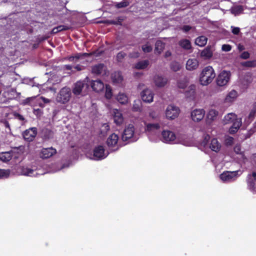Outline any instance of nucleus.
<instances>
[{"instance_id": "1", "label": "nucleus", "mask_w": 256, "mask_h": 256, "mask_svg": "<svg viewBox=\"0 0 256 256\" xmlns=\"http://www.w3.org/2000/svg\"><path fill=\"white\" fill-rule=\"evenodd\" d=\"M216 76L214 70L211 66L204 68L200 74V81L203 86H206L212 82Z\"/></svg>"}, {"instance_id": "2", "label": "nucleus", "mask_w": 256, "mask_h": 256, "mask_svg": "<svg viewBox=\"0 0 256 256\" xmlns=\"http://www.w3.org/2000/svg\"><path fill=\"white\" fill-rule=\"evenodd\" d=\"M71 89L67 86L61 88L58 94L56 100L58 102L66 104L68 102L72 97Z\"/></svg>"}, {"instance_id": "3", "label": "nucleus", "mask_w": 256, "mask_h": 256, "mask_svg": "<svg viewBox=\"0 0 256 256\" xmlns=\"http://www.w3.org/2000/svg\"><path fill=\"white\" fill-rule=\"evenodd\" d=\"M230 72L225 70H222L220 73L216 78V84L220 86L226 85L230 79Z\"/></svg>"}, {"instance_id": "4", "label": "nucleus", "mask_w": 256, "mask_h": 256, "mask_svg": "<svg viewBox=\"0 0 256 256\" xmlns=\"http://www.w3.org/2000/svg\"><path fill=\"white\" fill-rule=\"evenodd\" d=\"M180 111L178 107L174 105H169L166 111V116L168 119L174 120L178 116Z\"/></svg>"}, {"instance_id": "5", "label": "nucleus", "mask_w": 256, "mask_h": 256, "mask_svg": "<svg viewBox=\"0 0 256 256\" xmlns=\"http://www.w3.org/2000/svg\"><path fill=\"white\" fill-rule=\"evenodd\" d=\"M88 86V84L85 81H78L74 84L72 92L76 96L80 95L83 90H86Z\"/></svg>"}, {"instance_id": "6", "label": "nucleus", "mask_w": 256, "mask_h": 256, "mask_svg": "<svg viewBox=\"0 0 256 256\" xmlns=\"http://www.w3.org/2000/svg\"><path fill=\"white\" fill-rule=\"evenodd\" d=\"M37 134V129L36 128H31L26 130L22 133L24 138L28 142L33 141Z\"/></svg>"}, {"instance_id": "7", "label": "nucleus", "mask_w": 256, "mask_h": 256, "mask_svg": "<svg viewBox=\"0 0 256 256\" xmlns=\"http://www.w3.org/2000/svg\"><path fill=\"white\" fill-rule=\"evenodd\" d=\"M248 188L253 192H256V172L248 174L246 180Z\"/></svg>"}, {"instance_id": "8", "label": "nucleus", "mask_w": 256, "mask_h": 256, "mask_svg": "<svg viewBox=\"0 0 256 256\" xmlns=\"http://www.w3.org/2000/svg\"><path fill=\"white\" fill-rule=\"evenodd\" d=\"M238 170L226 171L220 175V178L223 181H231L235 180L238 176Z\"/></svg>"}, {"instance_id": "9", "label": "nucleus", "mask_w": 256, "mask_h": 256, "mask_svg": "<svg viewBox=\"0 0 256 256\" xmlns=\"http://www.w3.org/2000/svg\"><path fill=\"white\" fill-rule=\"evenodd\" d=\"M134 132V128L132 124H129L124 130L122 138L123 141H126L132 138Z\"/></svg>"}, {"instance_id": "10", "label": "nucleus", "mask_w": 256, "mask_h": 256, "mask_svg": "<svg viewBox=\"0 0 256 256\" xmlns=\"http://www.w3.org/2000/svg\"><path fill=\"white\" fill-rule=\"evenodd\" d=\"M56 153V150L52 148H42L40 152V157L42 159L48 158Z\"/></svg>"}, {"instance_id": "11", "label": "nucleus", "mask_w": 256, "mask_h": 256, "mask_svg": "<svg viewBox=\"0 0 256 256\" xmlns=\"http://www.w3.org/2000/svg\"><path fill=\"white\" fill-rule=\"evenodd\" d=\"M205 112L203 109H196L191 112V117L194 122H198L203 119Z\"/></svg>"}, {"instance_id": "12", "label": "nucleus", "mask_w": 256, "mask_h": 256, "mask_svg": "<svg viewBox=\"0 0 256 256\" xmlns=\"http://www.w3.org/2000/svg\"><path fill=\"white\" fill-rule=\"evenodd\" d=\"M104 148L102 146H98L94 150V156L96 160L104 159L106 157L108 154H104Z\"/></svg>"}, {"instance_id": "13", "label": "nucleus", "mask_w": 256, "mask_h": 256, "mask_svg": "<svg viewBox=\"0 0 256 256\" xmlns=\"http://www.w3.org/2000/svg\"><path fill=\"white\" fill-rule=\"evenodd\" d=\"M141 97L144 102L150 103L153 101L154 94L149 89L144 90L141 93Z\"/></svg>"}, {"instance_id": "14", "label": "nucleus", "mask_w": 256, "mask_h": 256, "mask_svg": "<svg viewBox=\"0 0 256 256\" xmlns=\"http://www.w3.org/2000/svg\"><path fill=\"white\" fill-rule=\"evenodd\" d=\"M163 140L165 142H173L176 136L174 132L170 130H164L162 133Z\"/></svg>"}, {"instance_id": "15", "label": "nucleus", "mask_w": 256, "mask_h": 256, "mask_svg": "<svg viewBox=\"0 0 256 256\" xmlns=\"http://www.w3.org/2000/svg\"><path fill=\"white\" fill-rule=\"evenodd\" d=\"M199 66V62L196 58H190L186 63V68L188 70H196Z\"/></svg>"}, {"instance_id": "16", "label": "nucleus", "mask_w": 256, "mask_h": 256, "mask_svg": "<svg viewBox=\"0 0 256 256\" xmlns=\"http://www.w3.org/2000/svg\"><path fill=\"white\" fill-rule=\"evenodd\" d=\"M90 85L92 90L96 92H101L104 88V84L100 80H92Z\"/></svg>"}, {"instance_id": "17", "label": "nucleus", "mask_w": 256, "mask_h": 256, "mask_svg": "<svg viewBox=\"0 0 256 256\" xmlns=\"http://www.w3.org/2000/svg\"><path fill=\"white\" fill-rule=\"evenodd\" d=\"M113 113V118L114 123L117 125H120L124 121L122 114L117 109H114Z\"/></svg>"}, {"instance_id": "18", "label": "nucleus", "mask_w": 256, "mask_h": 256, "mask_svg": "<svg viewBox=\"0 0 256 256\" xmlns=\"http://www.w3.org/2000/svg\"><path fill=\"white\" fill-rule=\"evenodd\" d=\"M118 136L114 133L111 134L106 140V144L108 147H114L118 144Z\"/></svg>"}, {"instance_id": "19", "label": "nucleus", "mask_w": 256, "mask_h": 256, "mask_svg": "<svg viewBox=\"0 0 256 256\" xmlns=\"http://www.w3.org/2000/svg\"><path fill=\"white\" fill-rule=\"evenodd\" d=\"M104 65L103 64H98L92 67V72L96 75H100L104 70Z\"/></svg>"}, {"instance_id": "20", "label": "nucleus", "mask_w": 256, "mask_h": 256, "mask_svg": "<svg viewBox=\"0 0 256 256\" xmlns=\"http://www.w3.org/2000/svg\"><path fill=\"white\" fill-rule=\"evenodd\" d=\"M154 82L156 85L158 87H162L165 86L167 80L166 78L160 76H156L154 78Z\"/></svg>"}, {"instance_id": "21", "label": "nucleus", "mask_w": 256, "mask_h": 256, "mask_svg": "<svg viewBox=\"0 0 256 256\" xmlns=\"http://www.w3.org/2000/svg\"><path fill=\"white\" fill-rule=\"evenodd\" d=\"M201 57L204 59H209L212 56V52L211 50L210 46H207L200 53Z\"/></svg>"}, {"instance_id": "22", "label": "nucleus", "mask_w": 256, "mask_h": 256, "mask_svg": "<svg viewBox=\"0 0 256 256\" xmlns=\"http://www.w3.org/2000/svg\"><path fill=\"white\" fill-rule=\"evenodd\" d=\"M210 148L215 152H218L221 148L220 144L218 142L216 138H212L210 146Z\"/></svg>"}, {"instance_id": "23", "label": "nucleus", "mask_w": 256, "mask_h": 256, "mask_svg": "<svg viewBox=\"0 0 256 256\" xmlns=\"http://www.w3.org/2000/svg\"><path fill=\"white\" fill-rule=\"evenodd\" d=\"M42 138L44 140H47L52 138L54 136L53 132L48 128H44L42 131Z\"/></svg>"}, {"instance_id": "24", "label": "nucleus", "mask_w": 256, "mask_h": 256, "mask_svg": "<svg viewBox=\"0 0 256 256\" xmlns=\"http://www.w3.org/2000/svg\"><path fill=\"white\" fill-rule=\"evenodd\" d=\"M178 44L182 48L186 50H190L192 48L191 42L188 40L187 39L181 40L180 41H179Z\"/></svg>"}, {"instance_id": "25", "label": "nucleus", "mask_w": 256, "mask_h": 256, "mask_svg": "<svg viewBox=\"0 0 256 256\" xmlns=\"http://www.w3.org/2000/svg\"><path fill=\"white\" fill-rule=\"evenodd\" d=\"M196 86L194 85L190 86L187 90L185 92V96L186 98H194L195 96Z\"/></svg>"}, {"instance_id": "26", "label": "nucleus", "mask_w": 256, "mask_h": 256, "mask_svg": "<svg viewBox=\"0 0 256 256\" xmlns=\"http://www.w3.org/2000/svg\"><path fill=\"white\" fill-rule=\"evenodd\" d=\"M208 38L206 36H201L196 39L195 44H196L202 47L206 44Z\"/></svg>"}, {"instance_id": "27", "label": "nucleus", "mask_w": 256, "mask_h": 256, "mask_svg": "<svg viewBox=\"0 0 256 256\" xmlns=\"http://www.w3.org/2000/svg\"><path fill=\"white\" fill-rule=\"evenodd\" d=\"M12 154L10 152L0 153V160L4 162H9L12 158Z\"/></svg>"}, {"instance_id": "28", "label": "nucleus", "mask_w": 256, "mask_h": 256, "mask_svg": "<svg viewBox=\"0 0 256 256\" xmlns=\"http://www.w3.org/2000/svg\"><path fill=\"white\" fill-rule=\"evenodd\" d=\"M238 96L237 92L235 90H231L226 96L225 98V102H230L234 100Z\"/></svg>"}, {"instance_id": "29", "label": "nucleus", "mask_w": 256, "mask_h": 256, "mask_svg": "<svg viewBox=\"0 0 256 256\" xmlns=\"http://www.w3.org/2000/svg\"><path fill=\"white\" fill-rule=\"evenodd\" d=\"M165 44L160 40H158L156 42L155 44L154 50L158 53V54H161L164 48Z\"/></svg>"}, {"instance_id": "30", "label": "nucleus", "mask_w": 256, "mask_h": 256, "mask_svg": "<svg viewBox=\"0 0 256 256\" xmlns=\"http://www.w3.org/2000/svg\"><path fill=\"white\" fill-rule=\"evenodd\" d=\"M70 29V27L64 25H60L54 27L51 31V34H56L58 32L67 30Z\"/></svg>"}, {"instance_id": "31", "label": "nucleus", "mask_w": 256, "mask_h": 256, "mask_svg": "<svg viewBox=\"0 0 256 256\" xmlns=\"http://www.w3.org/2000/svg\"><path fill=\"white\" fill-rule=\"evenodd\" d=\"M236 118V115L233 113H229L225 116L224 118V124H227L232 122Z\"/></svg>"}, {"instance_id": "32", "label": "nucleus", "mask_w": 256, "mask_h": 256, "mask_svg": "<svg viewBox=\"0 0 256 256\" xmlns=\"http://www.w3.org/2000/svg\"><path fill=\"white\" fill-rule=\"evenodd\" d=\"M149 64V62L148 60H144L142 61H140L137 62L134 68L138 70H143L147 68L148 65Z\"/></svg>"}, {"instance_id": "33", "label": "nucleus", "mask_w": 256, "mask_h": 256, "mask_svg": "<svg viewBox=\"0 0 256 256\" xmlns=\"http://www.w3.org/2000/svg\"><path fill=\"white\" fill-rule=\"evenodd\" d=\"M112 82L114 83L121 82L123 80V78L121 74H120L119 72L112 74Z\"/></svg>"}, {"instance_id": "34", "label": "nucleus", "mask_w": 256, "mask_h": 256, "mask_svg": "<svg viewBox=\"0 0 256 256\" xmlns=\"http://www.w3.org/2000/svg\"><path fill=\"white\" fill-rule=\"evenodd\" d=\"M20 172L23 175L30 176L34 173V170L30 168L22 166L20 168Z\"/></svg>"}, {"instance_id": "35", "label": "nucleus", "mask_w": 256, "mask_h": 256, "mask_svg": "<svg viewBox=\"0 0 256 256\" xmlns=\"http://www.w3.org/2000/svg\"><path fill=\"white\" fill-rule=\"evenodd\" d=\"M256 116V102L254 104V107L250 112L248 117V122H250Z\"/></svg>"}, {"instance_id": "36", "label": "nucleus", "mask_w": 256, "mask_h": 256, "mask_svg": "<svg viewBox=\"0 0 256 256\" xmlns=\"http://www.w3.org/2000/svg\"><path fill=\"white\" fill-rule=\"evenodd\" d=\"M243 66L247 68H255L256 67V60H248L242 63Z\"/></svg>"}, {"instance_id": "37", "label": "nucleus", "mask_w": 256, "mask_h": 256, "mask_svg": "<svg viewBox=\"0 0 256 256\" xmlns=\"http://www.w3.org/2000/svg\"><path fill=\"white\" fill-rule=\"evenodd\" d=\"M244 10L242 6H236L232 8V13L234 15H236L242 13Z\"/></svg>"}, {"instance_id": "38", "label": "nucleus", "mask_w": 256, "mask_h": 256, "mask_svg": "<svg viewBox=\"0 0 256 256\" xmlns=\"http://www.w3.org/2000/svg\"><path fill=\"white\" fill-rule=\"evenodd\" d=\"M160 128L158 124H146V130L150 132L154 130H158Z\"/></svg>"}, {"instance_id": "39", "label": "nucleus", "mask_w": 256, "mask_h": 256, "mask_svg": "<svg viewBox=\"0 0 256 256\" xmlns=\"http://www.w3.org/2000/svg\"><path fill=\"white\" fill-rule=\"evenodd\" d=\"M117 100L122 104H126L128 100L127 96L124 94H120L117 96Z\"/></svg>"}, {"instance_id": "40", "label": "nucleus", "mask_w": 256, "mask_h": 256, "mask_svg": "<svg viewBox=\"0 0 256 256\" xmlns=\"http://www.w3.org/2000/svg\"><path fill=\"white\" fill-rule=\"evenodd\" d=\"M218 112L216 110H211L209 111L207 115V118L211 120H214L218 116Z\"/></svg>"}, {"instance_id": "41", "label": "nucleus", "mask_w": 256, "mask_h": 256, "mask_svg": "<svg viewBox=\"0 0 256 256\" xmlns=\"http://www.w3.org/2000/svg\"><path fill=\"white\" fill-rule=\"evenodd\" d=\"M141 110V102L140 100H134L133 106L132 110L134 112H140Z\"/></svg>"}, {"instance_id": "42", "label": "nucleus", "mask_w": 256, "mask_h": 256, "mask_svg": "<svg viewBox=\"0 0 256 256\" xmlns=\"http://www.w3.org/2000/svg\"><path fill=\"white\" fill-rule=\"evenodd\" d=\"M170 68L174 72H177L180 68V64L176 62H172L170 64Z\"/></svg>"}, {"instance_id": "43", "label": "nucleus", "mask_w": 256, "mask_h": 256, "mask_svg": "<svg viewBox=\"0 0 256 256\" xmlns=\"http://www.w3.org/2000/svg\"><path fill=\"white\" fill-rule=\"evenodd\" d=\"M130 2H128V0H123L122 2L117 3L116 6L118 8H126L128 6Z\"/></svg>"}, {"instance_id": "44", "label": "nucleus", "mask_w": 256, "mask_h": 256, "mask_svg": "<svg viewBox=\"0 0 256 256\" xmlns=\"http://www.w3.org/2000/svg\"><path fill=\"white\" fill-rule=\"evenodd\" d=\"M112 90L110 86L108 85H106L105 96L107 99H110L112 96Z\"/></svg>"}, {"instance_id": "45", "label": "nucleus", "mask_w": 256, "mask_h": 256, "mask_svg": "<svg viewBox=\"0 0 256 256\" xmlns=\"http://www.w3.org/2000/svg\"><path fill=\"white\" fill-rule=\"evenodd\" d=\"M10 170L0 169V178H7L9 176Z\"/></svg>"}, {"instance_id": "46", "label": "nucleus", "mask_w": 256, "mask_h": 256, "mask_svg": "<svg viewBox=\"0 0 256 256\" xmlns=\"http://www.w3.org/2000/svg\"><path fill=\"white\" fill-rule=\"evenodd\" d=\"M13 116L15 118H16L20 121L23 122L25 120V118L24 116L18 112H14Z\"/></svg>"}, {"instance_id": "47", "label": "nucleus", "mask_w": 256, "mask_h": 256, "mask_svg": "<svg viewBox=\"0 0 256 256\" xmlns=\"http://www.w3.org/2000/svg\"><path fill=\"white\" fill-rule=\"evenodd\" d=\"M142 50L144 52H150L152 50V48L151 46L145 44L142 46Z\"/></svg>"}, {"instance_id": "48", "label": "nucleus", "mask_w": 256, "mask_h": 256, "mask_svg": "<svg viewBox=\"0 0 256 256\" xmlns=\"http://www.w3.org/2000/svg\"><path fill=\"white\" fill-rule=\"evenodd\" d=\"M81 56H82V54H77L74 56H71L68 57V60L70 62L76 61V60H79Z\"/></svg>"}, {"instance_id": "49", "label": "nucleus", "mask_w": 256, "mask_h": 256, "mask_svg": "<svg viewBox=\"0 0 256 256\" xmlns=\"http://www.w3.org/2000/svg\"><path fill=\"white\" fill-rule=\"evenodd\" d=\"M126 54L123 52H119L116 56V59L118 62H121L122 60L126 56Z\"/></svg>"}, {"instance_id": "50", "label": "nucleus", "mask_w": 256, "mask_h": 256, "mask_svg": "<svg viewBox=\"0 0 256 256\" xmlns=\"http://www.w3.org/2000/svg\"><path fill=\"white\" fill-rule=\"evenodd\" d=\"M242 125V122L240 120H238L236 118L232 122V126L235 127L237 130H238L240 126Z\"/></svg>"}, {"instance_id": "51", "label": "nucleus", "mask_w": 256, "mask_h": 256, "mask_svg": "<svg viewBox=\"0 0 256 256\" xmlns=\"http://www.w3.org/2000/svg\"><path fill=\"white\" fill-rule=\"evenodd\" d=\"M225 142L226 146H232L234 142V138L231 136H228L226 139Z\"/></svg>"}, {"instance_id": "52", "label": "nucleus", "mask_w": 256, "mask_h": 256, "mask_svg": "<svg viewBox=\"0 0 256 256\" xmlns=\"http://www.w3.org/2000/svg\"><path fill=\"white\" fill-rule=\"evenodd\" d=\"M187 84L185 81H178V86L180 88H184L186 87Z\"/></svg>"}, {"instance_id": "53", "label": "nucleus", "mask_w": 256, "mask_h": 256, "mask_svg": "<svg viewBox=\"0 0 256 256\" xmlns=\"http://www.w3.org/2000/svg\"><path fill=\"white\" fill-rule=\"evenodd\" d=\"M240 57L242 59L246 60L250 58V54L248 52H244L241 54Z\"/></svg>"}, {"instance_id": "54", "label": "nucleus", "mask_w": 256, "mask_h": 256, "mask_svg": "<svg viewBox=\"0 0 256 256\" xmlns=\"http://www.w3.org/2000/svg\"><path fill=\"white\" fill-rule=\"evenodd\" d=\"M232 46L229 44H223L222 46V50L224 52H229L231 50Z\"/></svg>"}, {"instance_id": "55", "label": "nucleus", "mask_w": 256, "mask_h": 256, "mask_svg": "<svg viewBox=\"0 0 256 256\" xmlns=\"http://www.w3.org/2000/svg\"><path fill=\"white\" fill-rule=\"evenodd\" d=\"M233 34L238 35L240 32V28L238 27L232 26Z\"/></svg>"}, {"instance_id": "56", "label": "nucleus", "mask_w": 256, "mask_h": 256, "mask_svg": "<svg viewBox=\"0 0 256 256\" xmlns=\"http://www.w3.org/2000/svg\"><path fill=\"white\" fill-rule=\"evenodd\" d=\"M192 28V27L188 25H184L182 28V30L185 32H187Z\"/></svg>"}, {"instance_id": "57", "label": "nucleus", "mask_w": 256, "mask_h": 256, "mask_svg": "<svg viewBox=\"0 0 256 256\" xmlns=\"http://www.w3.org/2000/svg\"><path fill=\"white\" fill-rule=\"evenodd\" d=\"M210 139V136L208 134H206L202 141V144L204 146H206Z\"/></svg>"}, {"instance_id": "58", "label": "nucleus", "mask_w": 256, "mask_h": 256, "mask_svg": "<svg viewBox=\"0 0 256 256\" xmlns=\"http://www.w3.org/2000/svg\"><path fill=\"white\" fill-rule=\"evenodd\" d=\"M238 130H237L235 127L231 126L229 129V133L232 134H236L238 132Z\"/></svg>"}, {"instance_id": "59", "label": "nucleus", "mask_w": 256, "mask_h": 256, "mask_svg": "<svg viewBox=\"0 0 256 256\" xmlns=\"http://www.w3.org/2000/svg\"><path fill=\"white\" fill-rule=\"evenodd\" d=\"M234 152L236 154H240V152H241V148H240V146H238V145H237V146H236L234 147Z\"/></svg>"}, {"instance_id": "60", "label": "nucleus", "mask_w": 256, "mask_h": 256, "mask_svg": "<svg viewBox=\"0 0 256 256\" xmlns=\"http://www.w3.org/2000/svg\"><path fill=\"white\" fill-rule=\"evenodd\" d=\"M256 132V122L254 124V128L250 129L248 131V134L250 135Z\"/></svg>"}, {"instance_id": "61", "label": "nucleus", "mask_w": 256, "mask_h": 256, "mask_svg": "<svg viewBox=\"0 0 256 256\" xmlns=\"http://www.w3.org/2000/svg\"><path fill=\"white\" fill-rule=\"evenodd\" d=\"M102 127L104 128V130H104L106 132L107 131L109 130L110 128V126L108 124H104L102 125Z\"/></svg>"}, {"instance_id": "62", "label": "nucleus", "mask_w": 256, "mask_h": 256, "mask_svg": "<svg viewBox=\"0 0 256 256\" xmlns=\"http://www.w3.org/2000/svg\"><path fill=\"white\" fill-rule=\"evenodd\" d=\"M42 112V110L40 108H38L36 110H34V114L36 115H41Z\"/></svg>"}, {"instance_id": "63", "label": "nucleus", "mask_w": 256, "mask_h": 256, "mask_svg": "<svg viewBox=\"0 0 256 256\" xmlns=\"http://www.w3.org/2000/svg\"><path fill=\"white\" fill-rule=\"evenodd\" d=\"M31 100H32L31 98H26L25 100H24V104H30Z\"/></svg>"}, {"instance_id": "64", "label": "nucleus", "mask_w": 256, "mask_h": 256, "mask_svg": "<svg viewBox=\"0 0 256 256\" xmlns=\"http://www.w3.org/2000/svg\"><path fill=\"white\" fill-rule=\"evenodd\" d=\"M171 55H172L171 52L169 50H168L165 52L164 57L168 58V57L171 56Z\"/></svg>"}]
</instances>
